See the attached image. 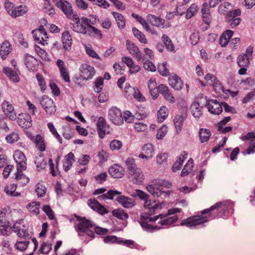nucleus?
Masks as SVG:
<instances>
[{"instance_id": "obj_1", "label": "nucleus", "mask_w": 255, "mask_h": 255, "mask_svg": "<svg viewBox=\"0 0 255 255\" xmlns=\"http://www.w3.org/2000/svg\"><path fill=\"white\" fill-rule=\"evenodd\" d=\"M233 203L230 201L217 203L210 208L202 211V215L207 214V216L201 215L192 216L183 220L180 225L191 228L206 223L209 219H212L216 217H223L224 216H227L233 212Z\"/></svg>"}, {"instance_id": "obj_2", "label": "nucleus", "mask_w": 255, "mask_h": 255, "mask_svg": "<svg viewBox=\"0 0 255 255\" xmlns=\"http://www.w3.org/2000/svg\"><path fill=\"white\" fill-rule=\"evenodd\" d=\"M158 219H160L158 224L161 226H169L175 223L178 218L177 215L169 217L166 214H159L153 217L142 216L140 218V225L144 231L152 232L154 230H159L161 228V227L153 226L149 224L155 222Z\"/></svg>"}, {"instance_id": "obj_3", "label": "nucleus", "mask_w": 255, "mask_h": 255, "mask_svg": "<svg viewBox=\"0 0 255 255\" xmlns=\"http://www.w3.org/2000/svg\"><path fill=\"white\" fill-rule=\"evenodd\" d=\"M121 192L117 190H110L106 194H103L98 197L100 200H113L115 195H119L116 199L117 201L123 207L130 208L135 205V202L133 199L128 197L121 195Z\"/></svg>"}, {"instance_id": "obj_4", "label": "nucleus", "mask_w": 255, "mask_h": 255, "mask_svg": "<svg viewBox=\"0 0 255 255\" xmlns=\"http://www.w3.org/2000/svg\"><path fill=\"white\" fill-rule=\"evenodd\" d=\"M76 219L79 222L75 226V230L78 233V235L83 236L85 234L90 237L92 239L95 238V233L92 230L94 225L92 222L87 219L85 217H82L75 215Z\"/></svg>"}, {"instance_id": "obj_5", "label": "nucleus", "mask_w": 255, "mask_h": 255, "mask_svg": "<svg viewBox=\"0 0 255 255\" xmlns=\"http://www.w3.org/2000/svg\"><path fill=\"white\" fill-rule=\"evenodd\" d=\"M71 20L75 21V23L72 26V29L75 32L91 36V32L87 23L86 17L82 16L80 18L78 14L75 15V17Z\"/></svg>"}, {"instance_id": "obj_6", "label": "nucleus", "mask_w": 255, "mask_h": 255, "mask_svg": "<svg viewBox=\"0 0 255 255\" xmlns=\"http://www.w3.org/2000/svg\"><path fill=\"white\" fill-rule=\"evenodd\" d=\"M108 119L115 125H121L124 123L122 111L117 107H112L108 111Z\"/></svg>"}, {"instance_id": "obj_7", "label": "nucleus", "mask_w": 255, "mask_h": 255, "mask_svg": "<svg viewBox=\"0 0 255 255\" xmlns=\"http://www.w3.org/2000/svg\"><path fill=\"white\" fill-rule=\"evenodd\" d=\"M13 156L16 163L17 170L19 171L25 170L27 168V159L24 153L19 150H16L13 153Z\"/></svg>"}, {"instance_id": "obj_8", "label": "nucleus", "mask_w": 255, "mask_h": 255, "mask_svg": "<svg viewBox=\"0 0 255 255\" xmlns=\"http://www.w3.org/2000/svg\"><path fill=\"white\" fill-rule=\"evenodd\" d=\"M40 104L47 114L51 115L55 113L56 106L52 99L48 96L43 95L40 100Z\"/></svg>"}, {"instance_id": "obj_9", "label": "nucleus", "mask_w": 255, "mask_h": 255, "mask_svg": "<svg viewBox=\"0 0 255 255\" xmlns=\"http://www.w3.org/2000/svg\"><path fill=\"white\" fill-rule=\"evenodd\" d=\"M57 7L70 19H73L75 15H77V13H74L72 4L66 0H60V1L57 3Z\"/></svg>"}, {"instance_id": "obj_10", "label": "nucleus", "mask_w": 255, "mask_h": 255, "mask_svg": "<svg viewBox=\"0 0 255 255\" xmlns=\"http://www.w3.org/2000/svg\"><path fill=\"white\" fill-rule=\"evenodd\" d=\"M32 33L35 40L39 43L43 45L47 44V40L48 36L43 25H40L39 28L32 30Z\"/></svg>"}, {"instance_id": "obj_11", "label": "nucleus", "mask_w": 255, "mask_h": 255, "mask_svg": "<svg viewBox=\"0 0 255 255\" xmlns=\"http://www.w3.org/2000/svg\"><path fill=\"white\" fill-rule=\"evenodd\" d=\"M80 76L84 80H90L93 78L95 74L94 68L87 64H82L79 68Z\"/></svg>"}, {"instance_id": "obj_12", "label": "nucleus", "mask_w": 255, "mask_h": 255, "mask_svg": "<svg viewBox=\"0 0 255 255\" xmlns=\"http://www.w3.org/2000/svg\"><path fill=\"white\" fill-rule=\"evenodd\" d=\"M209 112L212 114L219 115L222 112V103L216 100H208L206 105Z\"/></svg>"}, {"instance_id": "obj_13", "label": "nucleus", "mask_w": 255, "mask_h": 255, "mask_svg": "<svg viewBox=\"0 0 255 255\" xmlns=\"http://www.w3.org/2000/svg\"><path fill=\"white\" fill-rule=\"evenodd\" d=\"M126 46L129 53L137 61H141L142 56L138 47L130 40H127Z\"/></svg>"}, {"instance_id": "obj_14", "label": "nucleus", "mask_w": 255, "mask_h": 255, "mask_svg": "<svg viewBox=\"0 0 255 255\" xmlns=\"http://www.w3.org/2000/svg\"><path fill=\"white\" fill-rule=\"evenodd\" d=\"M5 213L3 212L0 213V232L3 236H8L11 228L10 226L9 222L4 217Z\"/></svg>"}, {"instance_id": "obj_15", "label": "nucleus", "mask_w": 255, "mask_h": 255, "mask_svg": "<svg viewBox=\"0 0 255 255\" xmlns=\"http://www.w3.org/2000/svg\"><path fill=\"white\" fill-rule=\"evenodd\" d=\"M109 173L113 178H120L125 175V169L120 165L114 164L109 168Z\"/></svg>"}, {"instance_id": "obj_16", "label": "nucleus", "mask_w": 255, "mask_h": 255, "mask_svg": "<svg viewBox=\"0 0 255 255\" xmlns=\"http://www.w3.org/2000/svg\"><path fill=\"white\" fill-rule=\"evenodd\" d=\"M18 125L24 128H28L32 126V120L31 116L26 113L19 115L17 121Z\"/></svg>"}, {"instance_id": "obj_17", "label": "nucleus", "mask_w": 255, "mask_h": 255, "mask_svg": "<svg viewBox=\"0 0 255 255\" xmlns=\"http://www.w3.org/2000/svg\"><path fill=\"white\" fill-rule=\"evenodd\" d=\"M89 206L99 214L104 215L108 213V210L96 199H90L88 201Z\"/></svg>"}, {"instance_id": "obj_18", "label": "nucleus", "mask_w": 255, "mask_h": 255, "mask_svg": "<svg viewBox=\"0 0 255 255\" xmlns=\"http://www.w3.org/2000/svg\"><path fill=\"white\" fill-rule=\"evenodd\" d=\"M2 109L4 114L8 117L11 120H15L16 118V114L14 111V108L12 105L6 101L2 103Z\"/></svg>"}, {"instance_id": "obj_19", "label": "nucleus", "mask_w": 255, "mask_h": 255, "mask_svg": "<svg viewBox=\"0 0 255 255\" xmlns=\"http://www.w3.org/2000/svg\"><path fill=\"white\" fill-rule=\"evenodd\" d=\"M160 93L167 101L171 103H174L175 101V98L172 96L171 93L168 89V88L163 84L159 85L158 96Z\"/></svg>"}, {"instance_id": "obj_20", "label": "nucleus", "mask_w": 255, "mask_h": 255, "mask_svg": "<svg viewBox=\"0 0 255 255\" xmlns=\"http://www.w3.org/2000/svg\"><path fill=\"white\" fill-rule=\"evenodd\" d=\"M154 155L153 145L150 143L145 144L142 147V152L139 155V157L149 159Z\"/></svg>"}, {"instance_id": "obj_21", "label": "nucleus", "mask_w": 255, "mask_h": 255, "mask_svg": "<svg viewBox=\"0 0 255 255\" xmlns=\"http://www.w3.org/2000/svg\"><path fill=\"white\" fill-rule=\"evenodd\" d=\"M24 63L29 71H34L38 66L36 59L28 54L24 56Z\"/></svg>"}, {"instance_id": "obj_22", "label": "nucleus", "mask_w": 255, "mask_h": 255, "mask_svg": "<svg viewBox=\"0 0 255 255\" xmlns=\"http://www.w3.org/2000/svg\"><path fill=\"white\" fill-rule=\"evenodd\" d=\"M168 82L169 84L176 90H180L183 87V83L182 80L176 74L169 77Z\"/></svg>"}, {"instance_id": "obj_23", "label": "nucleus", "mask_w": 255, "mask_h": 255, "mask_svg": "<svg viewBox=\"0 0 255 255\" xmlns=\"http://www.w3.org/2000/svg\"><path fill=\"white\" fill-rule=\"evenodd\" d=\"M107 127L106 121L103 117L98 119L97 122V128L99 136L103 138L106 134V128Z\"/></svg>"}, {"instance_id": "obj_24", "label": "nucleus", "mask_w": 255, "mask_h": 255, "mask_svg": "<svg viewBox=\"0 0 255 255\" xmlns=\"http://www.w3.org/2000/svg\"><path fill=\"white\" fill-rule=\"evenodd\" d=\"M158 87L159 85H157L155 79L150 78L148 82V88L153 99H156L158 97Z\"/></svg>"}, {"instance_id": "obj_25", "label": "nucleus", "mask_w": 255, "mask_h": 255, "mask_svg": "<svg viewBox=\"0 0 255 255\" xmlns=\"http://www.w3.org/2000/svg\"><path fill=\"white\" fill-rule=\"evenodd\" d=\"M62 41L64 48L69 51L71 48L72 39L69 32L67 30L64 31L62 34Z\"/></svg>"}, {"instance_id": "obj_26", "label": "nucleus", "mask_w": 255, "mask_h": 255, "mask_svg": "<svg viewBox=\"0 0 255 255\" xmlns=\"http://www.w3.org/2000/svg\"><path fill=\"white\" fill-rule=\"evenodd\" d=\"M144 207L146 209H148V211H147V215H144V216H149L150 215L154 214L155 213L156 210L158 209V205L154 202L148 199L145 200L144 203Z\"/></svg>"}, {"instance_id": "obj_27", "label": "nucleus", "mask_w": 255, "mask_h": 255, "mask_svg": "<svg viewBox=\"0 0 255 255\" xmlns=\"http://www.w3.org/2000/svg\"><path fill=\"white\" fill-rule=\"evenodd\" d=\"M75 161V156L72 152L69 153L64 158L63 162V167L65 171H68L72 166Z\"/></svg>"}, {"instance_id": "obj_28", "label": "nucleus", "mask_w": 255, "mask_h": 255, "mask_svg": "<svg viewBox=\"0 0 255 255\" xmlns=\"http://www.w3.org/2000/svg\"><path fill=\"white\" fill-rule=\"evenodd\" d=\"M12 50V47L10 43L7 41H4L0 47V55L1 58L4 60Z\"/></svg>"}, {"instance_id": "obj_29", "label": "nucleus", "mask_w": 255, "mask_h": 255, "mask_svg": "<svg viewBox=\"0 0 255 255\" xmlns=\"http://www.w3.org/2000/svg\"><path fill=\"white\" fill-rule=\"evenodd\" d=\"M3 72L13 82H18L19 81V76L14 70L8 67H4L3 69Z\"/></svg>"}, {"instance_id": "obj_30", "label": "nucleus", "mask_w": 255, "mask_h": 255, "mask_svg": "<svg viewBox=\"0 0 255 255\" xmlns=\"http://www.w3.org/2000/svg\"><path fill=\"white\" fill-rule=\"evenodd\" d=\"M147 20L153 25L157 27H164L165 20L159 17H157L154 15L148 14L147 16Z\"/></svg>"}, {"instance_id": "obj_31", "label": "nucleus", "mask_w": 255, "mask_h": 255, "mask_svg": "<svg viewBox=\"0 0 255 255\" xmlns=\"http://www.w3.org/2000/svg\"><path fill=\"white\" fill-rule=\"evenodd\" d=\"M156 185V184L155 185H148L146 187V189L154 197H158L163 194H165V192L163 191L161 189L157 187Z\"/></svg>"}, {"instance_id": "obj_32", "label": "nucleus", "mask_w": 255, "mask_h": 255, "mask_svg": "<svg viewBox=\"0 0 255 255\" xmlns=\"http://www.w3.org/2000/svg\"><path fill=\"white\" fill-rule=\"evenodd\" d=\"M202 107L197 102H194L190 107V110L192 115L195 118H199L202 115Z\"/></svg>"}, {"instance_id": "obj_33", "label": "nucleus", "mask_w": 255, "mask_h": 255, "mask_svg": "<svg viewBox=\"0 0 255 255\" xmlns=\"http://www.w3.org/2000/svg\"><path fill=\"white\" fill-rule=\"evenodd\" d=\"M187 153L185 151H182L181 155L178 157V160L174 163L172 166V169L173 172H176L181 168L184 160L187 158Z\"/></svg>"}, {"instance_id": "obj_34", "label": "nucleus", "mask_w": 255, "mask_h": 255, "mask_svg": "<svg viewBox=\"0 0 255 255\" xmlns=\"http://www.w3.org/2000/svg\"><path fill=\"white\" fill-rule=\"evenodd\" d=\"M129 174L133 177L136 184L142 182L144 179V175L141 169L139 168L134 169L133 171L130 172Z\"/></svg>"}, {"instance_id": "obj_35", "label": "nucleus", "mask_w": 255, "mask_h": 255, "mask_svg": "<svg viewBox=\"0 0 255 255\" xmlns=\"http://www.w3.org/2000/svg\"><path fill=\"white\" fill-rule=\"evenodd\" d=\"M22 171H19L17 170L15 173V179L17 181V183L19 184L20 186H25L29 181V179L25 175L22 173Z\"/></svg>"}, {"instance_id": "obj_36", "label": "nucleus", "mask_w": 255, "mask_h": 255, "mask_svg": "<svg viewBox=\"0 0 255 255\" xmlns=\"http://www.w3.org/2000/svg\"><path fill=\"white\" fill-rule=\"evenodd\" d=\"M35 144L37 149L43 152L46 149V145L43 137L40 134H37L35 136Z\"/></svg>"}, {"instance_id": "obj_37", "label": "nucleus", "mask_w": 255, "mask_h": 255, "mask_svg": "<svg viewBox=\"0 0 255 255\" xmlns=\"http://www.w3.org/2000/svg\"><path fill=\"white\" fill-rule=\"evenodd\" d=\"M17 185L15 184H11L4 188V192L7 195L12 197H18L20 196V193L16 192Z\"/></svg>"}, {"instance_id": "obj_38", "label": "nucleus", "mask_w": 255, "mask_h": 255, "mask_svg": "<svg viewBox=\"0 0 255 255\" xmlns=\"http://www.w3.org/2000/svg\"><path fill=\"white\" fill-rule=\"evenodd\" d=\"M41 204L39 202H32L26 205V208L31 213L38 215L40 212Z\"/></svg>"}, {"instance_id": "obj_39", "label": "nucleus", "mask_w": 255, "mask_h": 255, "mask_svg": "<svg viewBox=\"0 0 255 255\" xmlns=\"http://www.w3.org/2000/svg\"><path fill=\"white\" fill-rule=\"evenodd\" d=\"M28 11V8L25 5H20L17 7H14L11 16L12 17H16L22 16Z\"/></svg>"}, {"instance_id": "obj_40", "label": "nucleus", "mask_w": 255, "mask_h": 255, "mask_svg": "<svg viewBox=\"0 0 255 255\" xmlns=\"http://www.w3.org/2000/svg\"><path fill=\"white\" fill-rule=\"evenodd\" d=\"M23 227H24L23 226ZM12 230L14 232L16 233L19 237L22 238L28 235L27 231L24 228H21L20 224L16 222L13 225Z\"/></svg>"}, {"instance_id": "obj_41", "label": "nucleus", "mask_w": 255, "mask_h": 255, "mask_svg": "<svg viewBox=\"0 0 255 255\" xmlns=\"http://www.w3.org/2000/svg\"><path fill=\"white\" fill-rule=\"evenodd\" d=\"M112 14L116 19L118 27L120 29L124 28L126 24V19L124 17L117 12H113Z\"/></svg>"}, {"instance_id": "obj_42", "label": "nucleus", "mask_w": 255, "mask_h": 255, "mask_svg": "<svg viewBox=\"0 0 255 255\" xmlns=\"http://www.w3.org/2000/svg\"><path fill=\"white\" fill-rule=\"evenodd\" d=\"M211 135V133L209 129L206 128H200L199 132L200 140L202 143L207 141Z\"/></svg>"}, {"instance_id": "obj_43", "label": "nucleus", "mask_w": 255, "mask_h": 255, "mask_svg": "<svg viewBox=\"0 0 255 255\" xmlns=\"http://www.w3.org/2000/svg\"><path fill=\"white\" fill-rule=\"evenodd\" d=\"M161 40L168 51L171 52L174 51V46L168 36L166 34H163L161 37Z\"/></svg>"}, {"instance_id": "obj_44", "label": "nucleus", "mask_w": 255, "mask_h": 255, "mask_svg": "<svg viewBox=\"0 0 255 255\" xmlns=\"http://www.w3.org/2000/svg\"><path fill=\"white\" fill-rule=\"evenodd\" d=\"M132 31L134 36L139 40V41L143 44H147L148 41L145 35L136 28L133 27Z\"/></svg>"}, {"instance_id": "obj_45", "label": "nucleus", "mask_w": 255, "mask_h": 255, "mask_svg": "<svg viewBox=\"0 0 255 255\" xmlns=\"http://www.w3.org/2000/svg\"><path fill=\"white\" fill-rule=\"evenodd\" d=\"M241 14V11L239 9L229 10L225 16V21L228 22L235 19V18H239Z\"/></svg>"}, {"instance_id": "obj_46", "label": "nucleus", "mask_w": 255, "mask_h": 255, "mask_svg": "<svg viewBox=\"0 0 255 255\" xmlns=\"http://www.w3.org/2000/svg\"><path fill=\"white\" fill-rule=\"evenodd\" d=\"M237 63L239 67H248L250 64L249 57L247 56V54L243 53L238 56Z\"/></svg>"}, {"instance_id": "obj_47", "label": "nucleus", "mask_w": 255, "mask_h": 255, "mask_svg": "<svg viewBox=\"0 0 255 255\" xmlns=\"http://www.w3.org/2000/svg\"><path fill=\"white\" fill-rule=\"evenodd\" d=\"M184 119V117L181 115H177L175 117L173 122L177 130H181Z\"/></svg>"}, {"instance_id": "obj_48", "label": "nucleus", "mask_w": 255, "mask_h": 255, "mask_svg": "<svg viewBox=\"0 0 255 255\" xmlns=\"http://www.w3.org/2000/svg\"><path fill=\"white\" fill-rule=\"evenodd\" d=\"M168 116V110L164 106L161 107L158 112L157 120L158 122L162 123Z\"/></svg>"}, {"instance_id": "obj_49", "label": "nucleus", "mask_w": 255, "mask_h": 255, "mask_svg": "<svg viewBox=\"0 0 255 255\" xmlns=\"http://www.w3.org/2000/svg\"><path fill=\"white\" fill-rule=\"evenodd\" d=\"M198 7L195 3H193L187 9L185 17L187 19H190L198 11Z\"/></svg>"}, {"instance_id": "obj_50", "label": "nucleus", "mask_w": 255, "mask_h": 255, "mask_svg": "<svg viewBox=\"0 0 255 255\" xmlns=\"http://www.w3.org/2000/svg\"><path fill=\"white\" fill-rule=\"evenodd\" d=\"M125 164L129 173L138 168L136 166L134 159L132 158H128L125 161Z\"/></svg>"}, {"instance_id": "obj_51", "label": "nucleus", "mask_w": 255, "mask_h": 255, "mask_svg": "<svg viewBox=\"0 0 255 255\" xmlns=\"http://www.w3.org/2000/svg\"><path fill=\"white\" fill-rule=\"evenodd\" d=\"M36 77L38 81V85L40 87L41 92L44 93L46 89V85L44 78L43 77L42 75L39 73L36 74Z\"/></svg>"}, {"instance_id": "obj_52", "label": "nucleus", "mask_w": 255, "mask_h": 255, "mask_svg": "<svg viewBox=\"0 0 255 255\" xmlns=\"http://www.w3.org/2000/svg\"><path fill=\"white\" fill-rule=\"evenodd\" d=\"M47 126L50 131V132L52 133V134L53 135V136L57 139V140L60 142L62 143V139L60 135L58 134L57 132L56 129L55 128L54 125L52 123H48L47 124Z\"/></svg>"}, {"instance_id": "obj_53", "label": "nucleus", "mask_w": 255, "mask_h": 255, "mask_svg": "<svg viewBox=\"0 0 255 255\" xmlns=\"http://www.w3.org/2000/svg\"><path fill=\"white\" fill-rule=\"evenodd\" d=\"M104 241L106 243L122 244V238H118L115 236H107L105 237Z\"/></svg>"}, {"instance_id": "obj_54", "label": "nucleus", "mask_w": 255, "mask_h": 255, "mask_svg": "<svg viewBox=\"0 0 255 255\" xmlns=\"http://www.w3.org/2000/svg\"><path fill=\"white\" fill-rule=\"evenodd\" d=\"M62 135L67 139H70L72 138L73 136V131L70 127L66 126L63 128Z\"/></svg>"}, {"instance_id": "obj_55", "label": "nucleus", "mask_w": 255, "mask_h": 255, "mask_svg": "<svg viewBox=\"0 0 255 255\" xmlns=\"http://www.w3.org/2000/svg\"><path fill=\"white\" fill-rule=\"evenodd\" d=\"M19 135L16 132H11L5 137L6 141L9 143H13L19 139Z\"/></svg>"}, {"instance_id": "obj_56", "label": "nucleus", "mask_w": 255, "mask_h": 255, "mask_svg": "<svg viewBox=\"0 0 255 255\" xmlns=\"http://www.w3.org/2000/svg\"><path fill=\"white\" fill-rule=\"evenodd\" d=\"M29 244V241H17L15 245V248L20 251H25Z\"/></svg>"}, {"instance_id": "obj_57", "label": "nucleus", "mask_w": 255, "mask_h": 255, "mask_svg": "<svg viewBox=\"0 0 255 255\" xmlns=\"http://www.w3.org/2000/svg\"><path fill=\"white\" fill-rule=\"evenodd\" d=\"M104 80L102 77L98 78L95 82L94 91L97 93H99L103 88Z\"/></svg>"}, {"instance_id": "obj_58", "label": "nucleus", "mask_w": 255, "mask_h": 255, "mask_svg": "<svg viewBox=\"0 0 255 255\" xmlns=\"http://www.w3.org/2000/svg\"><path fill=\"white\" fill-rule=\"evenodd\" d=\"M122 146V142L119 140L114 139L110 144V147L112 150H119Z\"/></svg>"}, {"instance_id": "obj_59", "label": "nucleus", "mask_w": 255, "mask_h": 255, "mask_svg": "<svg viewBox=\"0 0 255 255\" xmlns=\"http://www.w3.org/2000/svg\"><path fill=\"white\" fill-rule=\"evenodd\" d=\"M43 8L44 9V12L49 15L54 14L55 13V9L50 1L45 2L44 4Z\"/></svg>"}, {"instance_id": "obj_60", "label": "nucleus", "mask_w": 255, "mask_h": 255, "mask_svg": "<svg viewBox=\"0 0 255 255\" xmlns=\"http://www.w3.org/2000/svg\"><path fill=\"white\" fill-rule=\"evenodd\" d=\"M211 85H213V87L216 93L220 94L224 92V87L217 79H216Z\"/></svg>"}, {"instance_id": "obj_61", "label": "nucleus", "mask_w": 255, "mask_h": 255, "mask_svg": "<svg viewBox=\"0 0 255 255\" xmlns=\"http://www.w3.org/2000/svg\"><path fill=\"white\" fill-rule=\"evenodd\" d=\"M231 7L232 5L231 3L227 2H224L219 5L218 10L220 13L223 14L226 12H228V11L230 10L229 9Z\"/></svg>"}, {"instance_id": "obj_62", "label": "nucleus", "mask_w": 255, "mask_h": 255, "mask_svg": "<svg viewBox=\"0 0 255 255\" xmlns=\"http://www.w3.org/2000/svg\"><path fill=\"white\" fill-rule=\"evenodd\" d=\"M167 132V128L166 126L163 125L159 129H158L156 135L157 139H161L166 134Z\"/></svg>"}, {"instance_id": "obj_63", "label": "nucleus", "mask_w": 255, "mask_h": 255, "mask_svg": "<svg viewBox=\"0 0 255 255\" xmlns=\"http://www.w3.org/2000/svg\"><path fill=\"white\" fill-rule=\"evenodd\" d=\"M143 61L144 62L143 67L146 70L151 72H154L156 71V67L152 62L149 60H146Z\"/></svg>"}, {"instance_id": "obj_64", "label": "nucleus", "mask_w": 255, "mask_h": 255, "mask_svg": "<svg viewBox=\"0 0 255 255\" xmlns=\"http://www.w3.org/2000/svg\"><path fill=\"white\" fill-rule=\"evenodd\" d=\"M112 214L115 217L120 219H123L124 218H128V215L125 213L123 210L120 209H115L112 211Z\"/></svg>"}]
</instances>
